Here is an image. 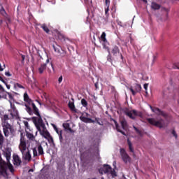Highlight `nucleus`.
<instances>
[{
	"label": "nucleus",
	"instance_id": "28",
	"mask_svg": "<svg viewBox=\"0 0 179 179\" xmlns=\"http://www.w3.org/2000/svg\"><path fill=\"white\" fill-rule=\"evenodd\" d=\"M26 107V111L29 114V115H33V109L30 107V105L26 103L25 104Z\"/></svg>",
	"mask_w": 179,
	"mask_h": 179
},
{
	"label": "nucleus",
	"instance_id": "33",
	"mask_svg": "<svg viewBox=\"0 0 179 179\" xmlns=\"http://www.w3.org/2000/svg\"><path fill=\"white\" fill-rule=\"evenodd\" d=\"M27 138H28V139H31V141H33L34 139V135L31 133H27Z\"/></svg>",
	"mask_w": 179,
	"mask_h": 179
},
{
	"label": "nucleus",
	"instance_id": "26",
	"mask_svg": "<svg viewBox=\"0 0 179 179\" xmlns=\"http://www.w3.org/2000/svg\"><path fill=\"white\" fill-rule=\"evenodd\" d=\"M55 132L57 133L59 136V141L62 143L64 142V138L62 137V130H59L58 129L55 130Z\"/></svg>",
	"mask_w": 179,
	"mask_h": 179
},
{
	"label": "nucleus",
	"instance_id": "39",
	"mask_svg": "<svg viewBox=\"0 0 179 179\" xmlns=\"http://www.w3.org/2000/svg\"><path fill=\"white\" fill-rule=\"evenodd\" d=\"M105 5H106V8H110V0H106Z\"/></svg>",
	"mask_w": 179,
	"mask_h": 179
},
{
	"label": "nucleus",
	"instance_id": "64",
	"mask_svg": "<svg viewBox=\"0 0 179 179\" xmlns=\"http://www.w3.org/2000/svg\"><path fill=\"white\" fill-rule=\"evenodd\" d=\"M101 179H104V177H102Z\"/></svg>",
	"mask_w": 179,
	"mask_h": 179
},
{
	"label": "nucleus",
	"instance_id": "50",
	"mask_svg": "<svg viewBox=\"0 0 179 179\" xmlns=\"http://www.w3.org/2000/svg\"><path fill=\"white\" fill-rule=\"evenodd\" d=\"M24 124L26 128L29 129V122H24Z\"/></svg>",
	"mask_w": 179,
	"mask_h": 179
},
{
	"label": "nucleus",
	"instance_id": "11",
	"mask_svg": "<svg viewBox=\"0 0 179 179\" xmlns=\"http://www.w3.org/2000/svg\"><path fill=\"white\" fill-rule=\"evenodd\" d=\"M52 48L54 49L55 52H57L62 58L66 57V51L62 50L61 46H55V45H52Z\"/></svg>",
	"mask_w": 179,
	"mask_h": 179
},
{
	"label": "nucleus",
	"instance_id": "29",
	"mask_svg": "<svg viewBox=\"0 0 179 179\" xmlns=\"http://www.w3.org/2000/svg\"><path fill=\"white\" fill-rule=\"evenodd\" d=\"M151 8L152 9H155V10H157L160 9V5L157 4V3L152 2L151 5Z\"/></svg>",
	"mask_w": 179,
	"mask_h": 179
},
{
	"label": "nucleus",
	"instance_id": "55",
	"mask_svg": "<svg viewBox=\"0 0 179 179\" xmlns=\"http://www.w3.org/2000/svg\"><path fill=\"white\" fill-rule=\"evenodd\" d=\"M4 85H6L7 89H10V86L9 85H8V83L6 82V83H4Z\"/></svg>",
	"mask_w": 179,
	"mask_h": 179
},
{
	"label": "nucleus",
	"instance_id": "35",
	"mask_svg": "<svg viewBox=\"0 0 179 179\" xmlns=\"http://www.w3.org/2000/svg\"><path fill=\"white\" fill-rule=\"evenodd\" d=\"M134 129L136 131V132L137 134H138V135H140V136H142V131L139 130L138 129L136 128V127L134 126L133 127Z\"/></svg>",
	"mask_w": 179,
	"mask_h": 179
},
{
	"label": "nucleus",
	"instance_id": "2",
	"mask_svg": "<svg viewBox=\"0 0 179 179\" xmlns=\"http://www.w3.org/2000/svg\"><path fill=\"white\" fill-rule=\"evenodd\" d=\"M31 120L32 122H34L38 132H41V129H45V123H44V121L43 120V117H41V115L37 117L34 116L31 118Z\"/></svg>",
	"mask_w": 179,
	"mask_h": 179
},
{
	"label": "nucleus",
	"instance_id": "15",
	"mask_svg": "<svg viewBox=\"0 0 179 179\" xmlns=\"http://www.w3.org/2000/svg\"><path fill=\"white\" fill-rule=\"evenodd\" d=\"M150 109L152 110V113H155L157 115H162L164 117V118H167V113L160 110V108L150 106Z\"/></svg>",
	"mask_w": 179,
	"mask_h": 179
},
{
	"label": "nucleus",
	"instance_id": "61",
	"mask_svg": "<svg viewBox=\"0 0 179 179\" xmlns=\"http://www.w3.org/2000/svg\"><path fill=\"white\" fill-rule=\"evenodd\" d=\"M86 117H89L90 115L87 113H85Z\"/></svg>",
	"mask_w": 179,
	"mask_h": 179
},
{
	"label": "nucleus",
	"instance_id": "1",
	"mask_svg": "<svg viewBox=\"0 0 179 179\" xmlns=\"http://www.w3.org/2000/svg\"><path fill=\"white\" fill-rule=\"evenodd\" d=\"M19 149L22 155V159L27 162H31L30 150L28 149L27 152H26V150L27 149V142L26 141V137H24L23 133H20Z\"/></svg>",
	"mask_w": 179,
	"mask_h": 179
},
{
	"label": "nucleus",
	"instance_id": "42",
	"mask_svg": "<svg viewBox=\"0 0 179 179\" xmlns=\"http://www.w3.org/2000/svg\"><path fill=\"white\" fill-rule=\"evenodd\" d=\"M8 120H9V115H3V121H8Z\"/></svg>",
	"mask_w": 179,
	"mask_h": 179
},
{
	"label": "nucleus",
	"instance_id": "9",
	"mask_svg": "<svg viewBox=\"0 0 179 179\" xmlns=\"http://www.w3.org/2000/svg\"><path fill=\"white\" fill-rule=\"evenodd\" d=\"M120 156L122 157V159L123 160L124 163H131V157L127 153V151H125V149L120 148Z\"/></svg>",
	"mask_w": 179,
	"mask_h": 179
},
{
	"label": "nucleus",
	"instance_id": "36",
	"mask_svg": "<svg viewBox=\"0 0 179 179\" xmlns=\"http://www.w3.org/2000/svg\"><path fill=\"white\" fill-rule=\"evenodd\" d=\"M121 125H122V128H123V129H125V127H127V120H122Z\"/></svg>",
	"mask_w": 179,
	"mask_h": 179
},
{
	"label": "nucleus",
	"instance_id": "21",
	"mask_svg": "<svg viewBox=\"0 0 179 179\" xmlns=\"http://www.w3.org/2000/svg\"><path fill=\"white\" fill-rule=\"evenodd\" d=\"M24 101L27 103V104H28L29 106H31L33 103V100L30 99L27 92H25L24 94Z\"/></svg>",
	"mask_w": 179,
	"mask_h": 179
},
{
	"label": "nucleus",
	"instance_id": "32",
	"mask_svg": "<svg viewBox=\"0 0 179 179\" xmlns=\"http://www.w3.org/2000/svg\"><path fill=\"white\" fill-rule=\"evenodd\" d=\"M32 151H33V157H37V156H38V153L37 152V148H32Z\"/></svg>",
	"mask_w": 179,
	"mask_h": 179
},
{
	"label": "nucleus",
	"instance_id": "62",
	"mask_svg": "<svg viewBox=\"0 0 179 179\" xmlns=\"http://www.w3.org/2000/svg\"><path fill=\"white\" fill-rule=\"evenodd\" d=\"M141 1H143V2H145V3H148V1L146 0H141Z\"/></svg>",
	"mask_w": 179,
	"mask_h": 179
},
{
	"label": "nucleus",
	"instance_id": "4",
	"mask_svg": "<svg viewBox=\"0 0 179 179\" xmlns=\"http://www.w3.org/2000/svg\"><path fill=\"white\" fill-rule=\"evenodd\" d=\"M101 40L103 41L102 45L103 48L105 50H107L108 52V55L107 56V61L108 62H110V64L113 65V56H111V53L110 52V48H108V46H107L106 44L108 43V41H107V38H106V32H103L101 35Z\"/></svg>",
	"mask_w": 179,
	"mask_h": 179
},
{
	"label": "nucleus",
	"instance_id": "22",
	"mask_svg": "<svg viewBox=\"0 0 179 179\" xmlns=\"http://www.w3.org/2000/svg\"><path fill=\"white\" fill-rule=\"evenodd\" d=\"M32 106V113H34V114H35V115H36L37 117H40V115H41L40 114V110H38V108H37V106H36V104L34 103H31Z\"/></svg>",
	"mask_w": 179,
	"mask_h": 179
},
{
	"label": "nucleus",
	"instance_id": "8",
	"mask_svg": "<svg viewBox=\"0 0 179 179\" xmlns=\"http://www.w3.org/2000/svg\"><path fill=\"white\" fill-rule=\"evenodd\" d=\"M103 169L105 174H110L113 178H114V177H117V172H115V169H113L111 166L108 164H104Z\"/></svg>",
	"mask_w": 179,
	"mask_h": 179
},
{
	"label": "nucleus",
	"instance_id": "3",
	"mask_svg": "<svg viewBox=\"0 0 179 179\" xmlns=\"http://www.w3.org/2000/svg\"><path fill=\"white\" fill-rule=\"evenodd\" d=\"M0 176L5 179H9V173H8V165L6 162L2 159L0 155Z\"/></svg>",
	"mask_w": 179,
	"mask_h": 179
},
{
	"label": "nucleus",
	"instance_id": "52",
	"mask_svg": "<svg viewBox=\"0 0 179 179\" xmlns=\"http://www.w3.org/2000/svg\"><path fill=\"white\" fill-rule=\"evenodd\" d=\"M0 80H1V82H2L3 83H6V81H5V80H3V78L1 76H0Z\"/></svg>",
	"mask_w": 179,
	"mask_h": 179
},
{
	"label": "nucleus",
	"instance_id": "38",
	"mask_svg": "<svg viewBox=\"0 0 179 179\" xmlns=\"http://www.w3.org/2000/svg\"><path fill=\"white\" fill-rule=\"evenodd\" d=\"M14 86L15 87H19V89H24V87L19 83H15Z\"/></svg>",
	"mask_w": 179,
	"mask_h": 179
},
{
	"label": "nucleus",
	"instance_id": "18",
	"mask_svg": "<svg viewBox=\"0 0 179 179\" xmlns=\"http://www.w3.org/2000/svg\"><path fill=\"white\" fill-rule=\"evenodd\" d=\"M129 90L131 92L133 96H136V93H139L142 90V86L139 84H136L134 90L131 87L129 88Z\"/></svg>",
	"mask_w": 179,
	"mask_h": 179
},
{
	"label": "nucleus",
	"instance_id": "27",
	"mask_svg": "<svg viewBox=\"0 0 179 179\" xmlns=\"http://www.w3.org/2000/svg\"><path fill=\"white\" fill-rule=\"evenodd\" d=\"M37 150L39 156H43V155H44V149L43 148V145H39Z\"/></svg>",
	"mask_w": 179,
	"mask_h": 179
},
{
	"label": "nucleus",
	"instance_id": "44",
	"mask_svg": "<svg viewBox=\"0 0 179 179\" xmlns=\"http://www.w3.org/2000/svg\"><path fill=\"white\" fill-rule=\"evenodd\" d=\"M172 135H173V136H175V138L177 139L178 136H177V133L176 132V130L172 131Z\"/></svg>",
	"mask_w": 179,
	"mask_h": 179
},
{
	"label": "nucleus",
	"instance_id": "10",
	"mask_svg": "<svg viewBox=\"0 0 179 179\" xmlns=\"http://www.w3.org/2000/svg\"><path fill=\"white\" fill-rule=\"evenodd\" d=\"M5 156L7 160V171L9 169L11 174H13V173H15V168H13V165L10 164V152H6Z\"/></svg>",
	"mask_w": 179,
	"mask_h": 179
},
{
	"label": "nucleus",
	"instance_id": "40",
	"mask_svg": "<svg viewBox=\"0 0 179 179\" xmlns=\"http://www.w3.org/2000/svg\"><path fill=\"white\" fill-rule=\"evenodd\" d=\"M148 86H149V84H147V83L144 84L143 85L146 94H148Z\"/></svg>",
	"mask_w": 179,
	"mask_h": 179
},
{
	"label": "nucleus",
	"instance_id": "46",
	"mask_svg": "<svg viewBox=\"0 0 179 179\" xmlns=\"http://www.w3.org/2000/svg\"><path fill=\"white\" fill-rule=\"evenodd\" d=\"M104 22H103V24H107L108 23V20L107 18H103Z\"/></svg>",
	"mask_w": 179,
	"mask_h": 179
},
{
	"label": "nucleus",
	"instance_id": "20",
	"mask_svg": "<svg viewBox=\"0 0 179 179\" xmlns=\"http://www.w3.org/2000/svg\"><path fill=\"white\" fill-rule=\"evenodd\" d=\"M72 101H69L68 103L69 108H70L71 111L73 113H78V109L75 107V102L73 101V99H71Z\"/></svg>",
	"mask_w": 179,
	"mask_h": 179
},
{
	"label": "nucleus",
	"instance_id": "24",
	"mask_svg": "<svg viewBox=\"0 0 179 179\" xmlns=\"http://www.w3.org/2000/svg\"><path fill=\"white\" fill-rule=\"evenodd\" d=\"M127 144L129 146V152L133 153V156L134 157H135V150H134V147L132 146V143L131 142V141H129V139L127 140Z\"/></svg>",
	"mask_w": 179,
	"mask_h": 179
},
{
	"label": "nucleus",
	"instance_id": "17",
	"mask_svg": "<svg viewBox=\"0 0 179 179\" xmlns=\"http://www.w3.org/2000/svg\"><path fill=\"white\" fill-rule=\"evenodd\" d=\"M125 114L126 115H127V117H129V118H131V120H135L136 117L139 115L138 114V111H136V110H132L130 111L125 112Z\"/></svg>",
	"mask_w": 179,
	"mask_h": 179
},
{
	"label": "nucleus",
	"instance_id": "13",
	"mask_svg": "<svg viewBox=\"0 0 179 179\" xmlns=\"http://www.w3.org/2000/svg\"><path fill=\"white\" fill-rule=\"evenodd\" d=\"M39 132L41 135H42V136L45 138V139H47V138H49L52 143H54V138H52V136H51V134H50V132H48V130H47V127H45V129H42L41 131Z\"/></svg>",
	"mask_w": 179,
	"mask_h": 179
},
{
	"label": "nucleus",
	"instance_id": "51",
	"mask_svg": "<svg viewBox=\"0 0 179 179\" xmlns=\"http://www.w3.org/2000/svg\"><path fill=\"white\" fill-rule=\"evenodd\" d=\"M1 15H4L6 13V11H5V9L2 8V10H1Z\"/></svg>",
	"mask_w": 179,
	"mask_h": 179
},
{
	"label": "nucleus",
	"instance_id": "47",
	"mask_svg": "<svg viewBox=\"0 0 179 179\" xmlns=\"http://www.w3.org/2000/svg\"><path fill=\"white\" fill-rule=\"evenodd\" d=\"M5 68H6L5 64L3 65V67H2V66H1V64H0V72H2V71H3Z\"/></svg>",
	"mask_w": 179,
	"mask_h": 179
},
{
	"label": "nucleus",
	"instance_id": "56",
	"mask_svg": "<svg viewBox=\"0 0 179 179\" xmlns=\"http://www.w3.org/2000/svg\"><path fill=\"white\" fill-rule=\"evenodd\" d=\"M94 86H95L96 89H99V83H96L94 84Z\"/></svg>",
	"mask_w": 179,
	"mask_h": 179
},
{
	"label": "nucleus",
	"instance_id": "16",
	"mask_svg": "<svg viewBox=\"0 0 179 179\" xmlns=\"http://www.w3.org/2000/svg\"><path fill=\"white\" fill-rule=\"evenodd\" d=\"M13 163L14 166H19L20 164H22V159H20V157L17 154H13Z\"/></svg>",
	"mask_w": 179,
	"mask_h": 179
},
{
	"label": "nucleus",
	"instance_id": "30",
	"mask_svg": "<svg viewBox=\"0 0 179 179\" xmlns=\"http://www.w3.org/2000/svg\"><path fill=\"white\" fill-rule=\"evenodd\" d=\"M41 27L45 32L47 33V34H50V29H48V27H47L45 24H41Z\"/></svg>",
	"mask_w": 179,
	"mask_h": 179
},
{
	"label": "nucleus",
	"instance_id": "23",
	"mask_svg": "<svg viewBox=\"0 0 179 179\" xmlns=\"http://www.w3.org/2000/svg\"><path fill=\"white\" fill-rule=\"evenodd\" d=\"M63 127L64 128L66 132H68V131H69L71 134H73V132H75L73 129L71 128V125L69 124V123H64Z\"/></svg>",
	"mask_w": 179,
	"mask_h": 179
},
{
	"label": "nucleus",
	"instance_id": "58",
	"mask_svg": "<svg viewBox=\"0 0 179 179\" xmlns=\"http://www.w3.org/2000/svg\"><path fill=\"white\" fill-rule=\"evenodd\" d=\"M53 128H54L55 131H56V129H58V127H57V126H55V125H53Z\"/></svg>",
	"mask_w": 179,
	"mask_h": 179
},
{
	"label": "nucleus",
	"instance_id": "45",
	"mask_svg": "<svg viewBox=\"0 0 179 179\" xmlns=\"http://www.w3.org/2000/svg\"><path fill=\"white\" fill-rule=\"evenodd\" d=\"M5 75L6 76H8V77L12 76V74H10V72L9 71H6Z\"/></svg>",
	"mask_w": 179,
	"mask_h": 179
},
{
	"label": "nucleus",
	"instance_id": "53",
	"mask_svg": "<svg viewBox=\"0 0 179 179\" xmlns=\"http://www.w3.org/2000/svg\"><path fill=\"white\" fill-rule=\"evenodd\" d=\"M0 92H5V89H3V87L0 85Z\"/></svg>",
	"mask_w": 179,
	"mask_h": 179
},
{
	"label": "nucleus",
	"instance_id": "60",
	"mask_svg": "<svg viewBox=\"0 0 179 179\" xmlns=\"http://www.w3.org/2000/svg\"><path fill=\"white\" fill-rule=\"evenodd\" d=\"M167 94H166V92H164V91L163 92V96L164 97H165V96Z\"/></svg>",
	"mask_w": 179,
	"mask_h": 179
},
{
	"label": "nucleus",
	"instance_id": "49",
	"mask_svg": "<svg viewBox=\"0 0 179 179\" xmlns=\"http://www.w3.org/2000/svg\"><path fill=\"white\" fill-rule=\"evenodd\" d=\"M62 79H63L62 76H61L59 78V79H58L59 83H61L62 82Z\"/></svg>",
	"mask_w": 179,
	"mask_h": 179
},
{
	"label": "nucleus",
	"instance_id": "31",
	"mask_svg": "<svg viewBox=\"0 0 179 179\" xmlns=\"http://www.w3.org/2000/svg\"><path fill=\"white\" fill-rule=\"evenodd\" d=\"M4 141L5 138L3 137V135H2V133H1L0 130V146H2L3 145Z\"/></svg>",
	"mask_w": 179,
	"mask_h": 179
},
{
	"label": "nucleus",
	"instance_id": "6",
	"mask_svg": "<svg viewBox=\"0 0 179 179\" xmlns=\"http://www.w3.org/2000/svg\"><path fill=\"white\" fill-rule=\"evenodd\" d=\"M147 121L150 124V125H153L154 127H157V128L164 127V120L163 119L156 120V119L155 118H148L147 119Z\"/></svg>",
	"mask_w": 179,
	"mask_h": 179
},
{
	"label": "nucleus",
	"instance_id": "54",
	"mask_svg": "<svg viewBox=\"0 0 179 179\" xmlns=\"http://www.w3.org/2000/svg\"><path fill=\"white\" fill-rule=\"evenodd\" d=\"M21 57H22V62H24V59H25V58H26V56L22 55Z\"/></svg>",
	"mask_w": 179,
	"mask_h": 179
},
{
	"label": "nucleus",
	"instance_id": "19",
	"mask_svg": "<svg viewBox=\"0 0 179 179\" xmlns=\"http://www.w3.org/2000/svg\"><path fill=\"white\" fill-rule=\"evenodd\" d=\"M49 62H50V59H46L45 63H43L41 64V66L38 69V71L41 75L44 73V71H45V69H47V64H48Z\"/></svg>",
	"mask_w": 179,
	"mask_h": 179
},
{
	"label": "nucleus",
	"instance_id": "25",
	"mask_svg": "<svg viewBox=\"0 0 179 179\" xmlns=\"http://www.w3.org/2000/svg\"><path fill=\"white\" fill-rule=\"evenodd\" d=\"M112 120L113 121L115 125V128L117 131V132H120V134H122V135H125V132H124L123 131H122L121 129H120V125L118 124V123L117 122V120L112 119Z\"/></svg>",
	"mask_w": 179,
	"mask_h": 179
},
{
	"label": "nucleus",
	"instance_id": "41",
	"mask_svg": "<svg viewBox=\"0 0 179 179\" xmlns=\"http://www.w3.org/2000/svg\"><path fill=\"white\" fill-rule=\"evenodd\" d=\"M99 174L103 175V173H104V168H100V169H99Z\"/></svg>",
	"mask_w": 179,
	"mask_h": 179
},
{
	"label": "nucleus",
	"instance_id": "48",
	"mask_svg": "<svg viewBox=\"0 0 179 179\" xmlns=\"http://www.w3.org/2000/svg\"><path fill=\"white\" fill-rule=\"evenodd\" d=\"M5 68H6L5 64L3 65V67H2V66H1V64H0V72H2V71H3Z\"/></svg>",
	"mask_w": 179,
	"mask_h": 179
},
{
	"label": "nucleus",
	"instance_id": "63",
	"mask_svg": "<svg viewBox=\"0 0 179 179\" xmlns=\"http://www.w3.org/2000/svg\"><path fill=\"white\" fill-rule=\"evenodd\" d=\"M50 64H51L52 69H54V65L52 63H50Z\"/></svg>",
	"mask_w": 179,
	"mask_h": 179
},
{
	"label": "nucleus",
	"instance_id": "7",
	"mask_svg": "<svg viewBox=\"0 0 179 179\" xmlns=\"http://www.w3.org/2000/svg\"><path fill=\"white\" fill-rule=\"evenodd\" d=\"M4 136L8 138L9 135H15V129L8 123L3 126Z\"/></svg>",
	"mask_w": 179,
	"mask_h": 179
},
{
	"label": "nucleus",
	"instance_id": "5",
	"mask_svg": "<svg viewBox=\"0 0 179 179\" xmlns=\"http://www.w3.org/2000/svg\"><path fill=\"white\" fill-rule=\"evenodd\" d=\"M80 120L83 122H85V124H94V122H96V124H98V125H103V122L102 121L100 122V117H95V120H94L90 117H86L85 116H80Z\"/></svg>",
	"mask_w": 179,
	"mask_h": 179
},
{
	"label": "nucleus",
	"instance_id": "43",
	"mask_svg": "<svg viewBox=\"0 0 179 179\" xmlns=\"http://www.w3.org/2000/svg\"><path fill=\"white\" fill-rule=\"evenodd\" d=\"M173 69H179V63L175 64L173 65Z\"/></svg>",
	"mask_w": 179,
	"mask_h": 179
},
{
	"label": "nucleus",
	"instance_id": "59",
	"mask_svg": "<svg viewBox=\"0 0 179 179\" xmlns=\"http://www.w3.org/2000/svg\"><path fill=\"white\" fill-rule=\"evenodd\" d=\"M36 101L40 105V106H41V102H40V101H38V100H36Z\"/></svg>",
	"mask_w": 179,
	"mask_h": 179
},
{
	"label": "nucleus",
	"instance_id": "34",
	"mask_svg": "<svg viewBox=\"0 0 179 179\" xmlns=\"http://www.w3.org/2000/svg\"><path fill=\"white\" fill-rule=\"evenodd\" d=\"M81 104L83 107H87V101L85 99H81Z\"/></svg>",
	"mask_w": 179,
	"mask_h": 179
},
{
	"label": "nucleus",
	"instance_id": "37",
	"mask_svg": "<svg viewBox=\"0 0 179 179\" xmlns=\"http://www.w3.org/2000/svg\"><path fill=\"white\" fill-rule=\"evenodd\" d=\"M110 10V7H106L105 8V15L106 16V17H108V12Z\"/></svg>",
	"mask_w": 179,
	"mask_h": 179
},
{
	"label": "nucleus",
	"instance_id": "12",
	"mask_svg": "<svg viewBox=\"0 0 179 179\" xmlns=\"http://www.w3.org/2000/svg\"><path fill=\"white\" fill-rule=\"evenodd\" d=\"M111 53L113 54V57H120L121 59H124V56H122V53H121V51L120 50V48H118V46H113Z\"/></svg>",
	"mask_w": 179,
	"mask_h": 179
},
{
	"label": "nucleus",
	"instance_id": "14",
	"mask_svg": "<svg viewBox=\"0 0 179 179\" xmlns=\"http://www.w3.org/2000/svg\"><path fill=\"white\" fill-rule=\"evenodd\" d=\"M10 107L12 110H8V111L10 113L12 118H19V111L16 109V106L10 103Z\"/></svg>",
	"mask_w": 179,
	"mask_h": 179
},
{
	"label": "nucleus",
	"instance_id": "57",
	"mask_svg": "<svg viewBox=\"0 0 179 179\" xmlns=\"http://www.w3.org/2000/svg\"><path fill=\"white\" fill-rule=\"evenodd\" d=\"M7 94L9 96V99H12V94L9 92H7Z\"/></svg>",
	"mask_w": 179,
	"mask_h": 179
}]
</instances>
